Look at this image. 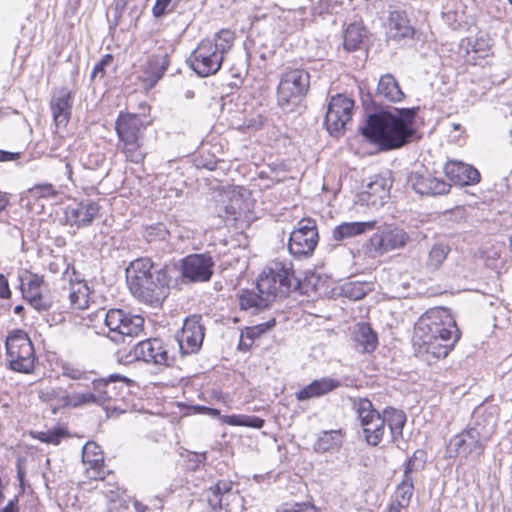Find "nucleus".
I'll use <instances>...</instances> for the list:
<instances>
[{"mask_svg":"<svg viewBox=\"0 0 512 512\" xmlns=\"http://www.w3.org/2000/svg\"><path fill=\"white\" fill-rule=\"evenodd\" d=\"M60 371L63 377L74 381L71 384L85 385L86 388L90 387L91 380L96 379L92 371H87L71 362H62Z\"/></svg>","mask_w":512,"mask_h":512,"instance_id":"f704fd0d","label":"nucleus"},{"mask_svg":"<svg viewBox=\"0 0 512 512\" xmlns=\"http://www.w3.org/2000/svg\"><path fill=\"white\" fill-rule=\"evenodd\" d=\"M340 386V381L334 378L324 377L314 380L309 385L296 393L298 400H306L323 396Z\"/></svg>","mask_w":512,"mask_h":512,"instance_id":"2f4dec72","label":"nucleus"},{"mask_svg":"<svg viewBox=\"0 0 512 512\" xmlns=\"http://www.w3.org/2000/svg\"><path fill=\"white\" fill-rule=\"evenodd\" d=\"M376 224V220L364 222H344L334 228L333 238L337 241L352 238L357 235H361L368 230L374 229Z\"/></svg>","mask_w":512,"mask_h":512,"instance_id":"72a5a7b5","label":"nucleus"},{"mask_svg":"<svg viewBox=\"0 0 512 512\" xmlns=\"http://www.w3.org/2000/svg\"><path fill=\"white\" fill-rule=\"evenodd\" d=\"M68 436L67 432L63 429L50 430L46 432H37L34 438L43 443L59 445L62 439Z\"/></svg>","mask_w":512,"mask_h":512,"instance_id":"09e8293b","label":"nucleus"},{"mask_svg":"<svg viewBox=\"0 0 512 512\" xmlns=\"http://www.w3.org/2000/svg\"><path fill=\"white\" fill-rule=\"evenodd\" d=\"M460 339V331L447 308L435 307L422 314L415 323L413 345L421 356L445 358Z\"/></svg>","mask_w":512,"mask_h":512,"instance_id":"f257e3e1","label":"nucleus"},{"mask_svg":"<svg viewBox=\"0 0 512 512\" xmlns=\"http://www.w3.org/2000/svg\"><path fill=\"white\" fill-rule=\"evenodd\" d=\"M169 66V54L167 50L159 48L141 66L140 80L145 90L152 89L163 77Z\"/></svg>","mask_w":512,"mask_h":512,"instance_id":"a211bd4d","label":"nucleus"},{"mask_svg":"<svg viewBox=\"0 0 512 512\" xmlns=\"http://www.w3.org/2000/svg\"><path fill=\"white\" fill-rule=\"evenodd\" d=\"M418 108H395L368 116L361 128L362 135L381 150L399 149L408 144L416 133L414 127Z\"/></svg>","mask_w":512,"mask_h":512,"instance_id":"f03ea898","label":"nucleus"},{"mask_svg":"<svg viewBox=\"0 0 512 512\" xmlns=\"http://www.w3.org/2000/svg\"><path fill=\"white\" fill-rule=\"evenodd\" d=\"M353 409L363 429L365 441L368 445L377 446L383 440L386 431L383 415L367 398L355 399Z\"/></svg>","mask_w":512,"mask_h":512,"instance_id":"0eeeda50","label":"nucleus"},{"mask_svg":"<svg viewBox=\"0 0 512 512\" xmlns=\"http://www.w3.org/2000/svg\"><path fill=\"white\" fill-rule=\"evenodd\" d=\"M19 157V153L0 150V162L13 161Z\"/></svg>","mask_w":512,"mask_h":512,"instance_id":"e2e57ef3","label":"nucleus"},{"mask_svg":"<svg viewBox=\"0 0 512 512\" xmlns=\"http://www.w3.org/2000/svg\"><path fill=\"white\" fill-rule=\"evenodd\" d=\"M409 235L401 228L386 226L378 229L367 241L365 248L371 256H380L391 250L400 249L409 242Z\"/></svg>","mask_w":512,"mask_h":512,"instance_id":"9b49d317","label":"nucleus"},{"mask_svg":"<svg viewBox=\"0 0 512 512\" xmlns=\"http://www.w3.org/2000/svg\"><path fill=\"white\" fill-rule=\"evenodd\" d=\"M234 40V32L228 29H222L216 34V39L212 41V45H215L218 48L217 50L221 52V55L224 57L233 46Z\"/></svg>","mask_w":512,"mask_h":512,"instance_id":"de8ad7c7","label":"nucleus"},{"mask_svg":"<svg viewBox=\"0 0 512 512\" xmlns=\"http://www.w3.org/2000/svg\"><path fill=\"white\" fill-rule=\"evenodd\" d=\"M255 329H258V327H255L253 329H247L245 333L241 334V341L239 343V347L240 348L248 347L249 345H251V342L247 343L245 339H249L250 341H252L253 337H254V330Z\"/></svg>","mask_w":512,"mask_h":512,"instance_id":"bf43d9fd","label":"nucleus"},{"mask_svg":"<svg viewBox=\"0 0 512 512\" xmlns=\"http://www.w3.org/2000/svg\"><path fill=\"white\" fill-rule=\"evenodd\" d=\"M154 234L157 235L160 240H166L167 236L169 235V232L162 224H159L155 227H151L150 230L147 232V240L149 242L154 241Z\"/></svg>","mask_w":512,"mask_h":512,"instance_id":"5fc2aeb1","label":"nucleus"},{"mask_svg":"<svg viewBox=\"0 0 512 512\" xmlns=\"http://www.w3.org/2000/svg\"><path fill=\"white\" fill-rule=\"evenodd\" d=\"M82 461L86 466L88 478L101 480L104 478V457L98 444L89 441L83 446Z\"/></svg>","mask_w":512,"mask_h":512,"instance_id":"393cba45","label":"nucleus"},{"mask_svg":"<svg viewBox=\"0 0 512 512\" xmlns=\"http://www.w3.org/2000/svg\"><path fill=\"white\" fill-rule=\"evenodd\" d=\"M389 28L394 33L395 37L406 38L414 34V29L410 25L406 12L400 10L390 12Z\"/></svg>","mask_w":512,"mask_h":512,"instance_id":"e433bc0d","label":"nucleus"},{"mask_svg":"<svg viewBox=\"0 0 512 512\" xmlns=\"http://www.w3.org/2000/svg\"><path fill=\"white\" fill-rule=\"evenodd\" d=\"M310 288L309 283H302L300 279L294 277L292 270L290 269V293L306 294Z\"/></svg>","mask_w":512,"mask_h":512,"instance_id":"603ef678","label":"nucleus"},{"mask_svg":"<svg viewBox=\"0 0 512 512\" xmlns=\"http://www.w3.org/2000/svg\"><path fill=\"white\" fill-rule=\"evenodd\" d=\"M72 174H73V171H72V166L70 163H65V175L67 176V178L69 180H72Z\"/></svg>","mask_w":512,"mask_h":512,"instance_id":"774afa93","label":"nucleus"},{"mask_svg":"<svg viewBox=\"0 0 512 512\" xmlns=\"http://www.w3.org/2000/svg\"><path fill=\"white\" fill-rule=\"evenodd\" d=\"M172 0H156L153 7V14L155 17H161L165 14L167 7Z\"/></svg>","mask_w":512,"mask_h":512,"instance_id":"4d7b16f0","label":"nucleus"},{"mask_svg":"<svg viewBox=\"0 0 512 512\" xmlns=\"http://www.w3.org/2000/svg\"><path fill=\"white\" fill-rule=\"evenodd\" d=\"M367 37V30L361 23L348 25L344 33L343 46L347 52H354L363 47V41Z\"/></svg>","mask_w":512,"mask_h":512,"instance_id":"c9c22d12","label":"nucleus"},{"mask_svg":"<svg viewBox=\"0 0 512 512\" xmlns=\"http://www.w3.org/2000/svg\"><path fill=\"white\" fill-rule=\"evenodd\" d=\"M353 107L354 101L346 96L338 94L331 98L324 120L331 135L342 133L352 117Z\"/></svg>","mask_w":512,"mask_h":512,"instance_id":"ddd939ff","label":"nucleus"},{"mask_svg":"<svg viewBox=\"0 0 512 512\" xmlns=\"http://www.w3.org/2000/svg\"><path fill=\"white\" fill-rule=\"evenodd\" d=\"M406 506L396 502L392 501L389 508L387 509V512H400L402 508H405Z\"/></svg>","mask_w":512,"mask_h":512,"instance_id":"69168bd1","label":"nucleus"},{"mask_svg":"<svg viewBox=\"0 0 512 512\" xmlns=\"http://www.w3.org/2000/svg\"><path fill=\"white\" fill-rule=\"evenodd\" d=\"M221 420L231 426H246L260 429L264 426V419L253 415H224Z\"/></svg>","mask_w":512,"mask_h":512,"instance_id":"37998d69","label":"nucleus"},{"mask_svg":"<svg viewBox=\"0 0 512 512\" xmlns=\"http://www.w3.org/2000/svg\"><path fill=\"white\" fill-rule=\"evenodd\" d=\"M142 140L128 141L118 143V149L125 155L127 161L132 163H140L145 158V153L142 149Z\"/></svg>","mask_w":512,"mask_h":512,"instance_id":"79ce46f5","label":"nucleus"},{"mask_svg":"<svg viewBox=\"0 0 512 512\" xmlns=\"http://www.w3.org/2000/svg\"><path fill=\"white\" fill-rule=\"evenodd\" d=\"M290 83H292V88L290 87V105L292 102L294 104V108H290V112L301 114L306 108L303 98L310 85L309 74L300 69L290 70Z\"/></svg>","mask_w":512,"mask_h":512,"instance_id":"b1692460","label":"nucleus"},{"mask_svg":"<svg viewBox=\"0 0 512 512\" xmlns=\"http://www.w3.org/2000/svg\"><path fill=\"white\" fill-rule=\"evenodd\" d=\"M118 143L142 140L143 121L136 113L120 112L115 123Z\"/></svg>","mask_w":512,"mask_h":512,"instance_id":"4be33fe9","label":"nucleus"},{"mask_svg":"<svg viewBox=\"0 0 512 512\" xmlns=\"http://www.w3.org/2000/svg\"><path fill=\"white\" fill-rule=\"evenodd\" d=\"M68 297L74 309H86L89 305V287L83 281L70 283Z\"/></svg>","mask_w":512,"mask_h":512,"instance_id":"58836bf2","label":"nucleus"},{"mask_svg":"<svg viewBox=\"0 0 512 512\" xmlns=\"http://www.w3.org/2000/svg\"><path fill=\"white\" fill-rule=\"evenodd\" d=\"M450 252V247L446 244L437 243L432 246L428 253L426 267L428 270L436 271L446 260Z\"/></svg>","mask_w":512,"mask_h":512,"instance_id":"a19ab883","label":"nucleus"},{"mask_svg":"<svg viewBox=\"0 0 512 512\" xmlns=\"http://www.w3.org/2000/svg\"><path fill=\"white\" fill-rule=\"evenodd\" d=\"M205 497L212 509L225 508L227 512L231 511L229 501L232 498H238V496L232 492V482L226 480L218 481L214 486L206 490Z\"/></svg>","mask_w":512,"mask_h":512,"instance_id":"bb28decb","label":"nucleus"},{"mask_svg":"<svg viewBox=\"0 0 512 512\" xmlns=\"http://www.w3.org/2000/svg\"><path fill=\"white\" fill-rule=\"evenodd\" d=\"M201 316L193 315L185 319L180 334L177 335L180 353L189 355L197 353L204 340L205 328L200 323Z\"/></svg>","mask_w":512,"mask_h":512,"instance_id":"dca6fc26","label":"nucleus"},{"mask_svg":"<svg viewBox=\"0 0 512 512\" xmlns=\"http://www.w3.org/2000/svg\"><path fill=\"white\" fill-rule=\"evenodd\" d=\"M285 287H288V269L280 261L269 263L256 281V290L264 294L271 303L283 295Z\"/></svg>","mask_w":512,"mask_h":512,"instance_id":"1a4fd4ad","label":"nucleus"},{"mask_svg":"<svg viewBox=\"0 0 512 512\" xmlns=\"http://www.w3.org/2000/svg\"><path fill=\"white\" fill-rule=\"evenodd\" d=\"M29 196L34 200L54 199L58 191L51 183L36 184L28 190Z\"/></svg>","mask_w":512,"mask_h":512,"instance_id":"a18cd8bd","label":"nucleus"},{"mask_svg":"<svg viewBox=\"0 0 512 512\" xmlns=\"http://www.w3.org/2000/svg\"><path fill=\"white\" fill-rule=\"evenodd\" d=\"M112 60L113 57L110 54L104 55L103 58L94 66L91 76L93 78L99 74L102 76L104 74L105 66L110 64Z\"/></svg>","mask_w":512,"mask_h":512,"instance_id":"6e6d98bb","label":"nucleus"},{"mask_svg":"<svg viewBox=\"0 0 512 512\" xmlns=\"http://www.w3.org/2000/svg\"><path fill=\"white\" fill-rule=\"evenodd\" d=\"M105 325L109 329L108 338L116 344H121L143 330L144 319L122 309H110L105 316Z\"/></svg>","mask_w":512,"mask_h":512,"instance_id":"6e6552de","label":"nucleus"},{"mask_svg":"<svg viewBox=\"0 0 512 512\" xmlns=\"http://www.w3.org/2000/svg\"><path fill=\"white\" fill-rule=\"evenodd\" d=\"M214 261L208 254H191L181 260V275L190 282L209 281Z\"/></svg>","mask_w":512,"mask_h":512,"instance_id":"f3484780","label":"nucleus"},{"mask_svg":"<svg viewBox=\"0 0 512 512\" xmlns=\"http://www.w3.org/2000/svg\"><path fill=\"white\" fill-rule=\"evenodd\" d=\"M38 396L41 401L54 406V413L58 408H70V405H75L80 402L78 397L74 396L72 399L69 398L68 387L46 386L39 389Z\"/></svg>","mask_w":512,"mask_h":512,"instance_id":"c756f323","label":"nucleus"},{"mask_svg":"<svg viewBox=\"0 0 512 512\" xmlns=\"http://www.w3.org/2000/svg\"><path fill=\"white\" fill-rule=\"evenodd\" d=\"M354 342L358 351L371 353L378 345L377 334L368 323H359L354 330Z\"/></svg>","mask_w":512,"mask_h":512,"instance_id":"473e14b6","label":"nucleus"},{"mask_svg":"<svg viewBox=\"0 0 512 512\" xmlns=\"http://www.w3.org/2000/svg\"><path fill=\"white\" fill-rule=\"evenodd\" d=\"M444 173L452 183L460 186L474 185L480 181L478 170L461 161H448Z\"/></svg>","mask_w":512,"mask_h":512,"instance_id":"5701e85b","label":"nucleus"},{"mask_svg":"<svg viewBox=\"0 0 512 512\" xmlns=\"http://www.w3.org/2000/svg\"><path fill=\"white\" fill-rule=\"evenodd\" d=\"M6 351L11 370L29 374L34 369L35 351L28 334L23 330H14L6 339Z\"/></svg>","mask_w":512,"mask_h":512,"instance_id":"423d86ee","label":"nucleus"},{"mask_svg":"<svg viewBox=\"0 0 512 512\" xmlns=\"http://www.w3.org/2000/svg\"><path fill=\"white\" fill-rule=\"evenodd\" d=\"M343 442L341 430L323 431L318 437L314 448L317 452H327L338 449Z\"/></svg>","mask_w":512,"mask_h":512,"instance_id":"ea45409f","label":"nucleus"},{"mask_svg":"<svg viewBox=\"0 0 512 512\" xmlns=\"http://www.w3.org/2000/svg\"><path fill=\"white\" fill-rule=\"evenodd\" d=\"M10 296L11 291L9 288L8 280L3 274H0V298L7 299L10 298Z\"/></svg>","mask_w":512,"mask_h":512,"instance_id":"13d9d810","label":"nucleus"},{"mask_svg":"<svg viewBox=\"0 0 512 512\" xmlns=\"http://www.w3.org/2000/svg\"><path fill=\"white\" fill-rule=\"evenodd\" d=\"M20 290L27 303L39 313L52 308L50 296L43 293L44 279L38 274L24 271L19 275Z\"/></svg>","mask_w":512,"mask_h":512,"instance_id":"f8f14e48","label":"nucleus"},{"mask_svg":"<svg viewBox=\"0 0 512 512\" xmlns=\"http://www.w3.org/2000/svg\"><path fill=\"white\" fill-rule=\"evenodd\" d=\"M425 462L426 453L423 450H416L405 465L403 478H412V473L423 469Z\"/></svg>","mask_w":512,"mask_h":512,"instance_id":"49530a36","label":"nucleus"},{"mask_svg":"<svg viewBox=\"0 0 512 512\" xmlns=\"http://www.w3.org/2000/svg\"><path fill=\"white\" fill-rule=\"evenodd\" d=\"M414 492V484L413 478H403L401 483L398 484L395 491V500L396 502L408 506L411 500V497Z\"/></svg>","mask_w":512,"mask_h":512,"instance_id":"c03bdc74","label":"nucleus"},{"mask_svg":"<svg viewBox=\"0 0 512 512\" xmlns=\"http://www.w3.org/2000/svg\"><path fill=\"white\" fill-rule=\"evenodd\" d=\"M385 419V426L388 425L390 429L391 439L395 441L402 436L403 427L406 423V415L403 411L395 408H386L383 413Z\"/></svg>","mask_w":512,"mask_h":512,"instance_id":"4c0bfd02","label":"nucleus"},{"mask_svg":"<svg viewBox=\"0 0 512 512\" xmlns=\"http://www.w3.org/2000/svg\"><path fill=\"white\" fill-rule=\"evenodd\" d=\"M285 83H286V81L284 79H282L281 82H280V86H279L278 102H279L280 105H284V104L288 103V96H286L284 91H283Z\"/></svg>","mask_w":512,"mask_h":512,"instance_id":"0e129e2a","label":"nucleus"},{"mask_svg":"<svg viewBox=\"0 0 512 512\" xmlns=\"http://www.w3.org/2000/svg\"><path fill=\"white\" fill-rule=\"evenodd\" d=\"M318 241L316 224L310 219H301L298 226L290 232V254L294 256H309L314 251Z\"/></svg>","mask_w":512,"mask_h":512,"instance_id":"4468645a","label":"nucleus"},{"mask_svg":"<svg viewBox=\"0 0 512 512\" xmlns=\"http://www.w3.org/2000/svg\"><path fill=\"white\" fill-rule=\"evenodd\" d=\"M116 381L129 382L130 380L119 374H112L108 378H98L91 380L90 387L85 385L69 384V398H79V403L70 405V408H80L83 406L97 405L104 407L108 402L112 401L118 395Z\"/></svg>","mask_w":512,"mask_h":512,"instance_id":"39448f33","label":"nucleus"},{"mask_svg":"<svg viewBox=\"0 0 512 512\" xmlns=\"http://www.w3.org/2000/svg\"><path fill=\"white\" fill-rule=\"evenodd\" d=\"M109 493L110 494L107 493V497L109 498V512H123L128 509V505L123 499H116L118 493H115L113 490H110Z\"/></svg>","mask_w":512,"mask_h":512,"instance_id":"3c124183","label":"nucleus"},{"mask_svg":"<svg viewBox=\"0 0 512 512\" xmlns=\"http://www.w3.org/2000/svg\"><path fill=\"white\" fill-rule=\"evenodd\" d=\"M174 271L168 265H154L149 258H138L126 268L127 285L139 301L158 307L169 295Z\"/></svg>","mask_w":512,"mask_h":512,"instance_id":"7ed1b4c3","label":"nucleus"},{"mask_svg":"<svg viewBox=\"0 0 512 512\" xmlns=\"http://www.w3.org/2000/svg\"><path fill=\"white\" fill-rule=\"evenodd\" d=\"M496 427L492 415H483L481 409H477L473 415V421L466 429L454 435L447 445V453L450 458L461 457L479 459L483 454L488 441Z\"/></svg>","mask_w":512,"mask_h":512,"instance_id":"20e7f679","label":"nucleus"},{"mask_svg":"<svg viewBox=\"0 0 512 512\" xmlns=\"http://www.w3.org/2000/svg\"><path fill=\"white\" fill-rule=\"evenodd\" d=\"M9 200L5 193L0 192V212H2L8 205Z\"/></svg>","mask_w":512,"mask_h":512,"instance_id":"338daca9","label":"nucleus"},{"mask_svg":"<svg viewBox=\"0 0 512 512\" xmlns=\"http://www.w3.org/2000/svg\"><path fill=\"white\" fill-rule=\"evenodd\" d=\"M408 183L416 193L425 196L444 195L449 193L451 188L449 183L429 173H413L409 176Z\"/></svg>","mask_w":512,"mask_h":512,"instance_id":"412c9836","label":"nucleus"},{"mask_svg":"<svg viewBox=\"0 0 512 512\" xmlns=\"http://www.w3.org/2000/svg\"><path fill=\"white\" fill-rule=\"evenodd\" d=\"M72 105L73 97L66 89L52 97L50 108L57 127H66L70 120Z\"/></svg>","mask_w":512,"mask_h":512,"instance_id":"cd10ccee","label":"nucleus"},{"mask_svg":"<svg viewBox=\"0 0 512 512\" xmlns=\"http://www.w3.org/2000/svg\"><path fill=\"white\" fill-rule=\"evenodd\" d=\"M217 49L215 45H212V40L201 41L187 60L189 66L200 77L216 74L224 60L221 52Z\"/></svg>","mask_w":512,"mask_h":512,"instance_id":"9d476101","label":"nucleus"},{"mask_svg":"<svg viewBox=\"0 0 512 512\" xmlns=\"http://www.w3.org/2000/svg\"><path fill=\"white\" fill-rule=\"evenodd\" d=\"M391 186L389 175H376L359 194V201L374 208L382 207L390 197Z\"/></svg>","mask_w":512,"mask_h":512,"instance_id":"aec40b11","label":"nucleus"},{"mask_svg":"<svg viewBox=\"0 0 512 512\" xmlns=\"http://www.w3.org/2000/svg\"><path fill=\"white\" fill-rule=\"evenodd\" d=\"M105 161V157L102 154H90L86 160H83V167L86 169L94 170L100 167Z\"/></svg>","mask_w":512,"mask_h":512,"instance_id":"864d4df0","label":"nucleus"},{"mask_svg":"<svg viewBox=\"0 0 512 512\" xmlns=\"http://www.w3.org/2000/svg\"><path fill=\"white\" fill-rule=\"evenodd\" d=\"M342 293L345 297L352 300H360L366 295L364 286L360 283H348L342 287Z\"/></svg>","mask_w":512,"mask_h":512,"instance_id":"8fccbe9b","label":"nucleus"},{"mask_svg":"<svg viewBox=\"0 0 512 512\" xmlns=\"http://www.w3.org/2000/svg\"><path fill=\"white\" fill-rule=\"evenodd\" d=\"M290 512H316V509L309 503H296Z\"/></svg>","mask_w":512,"mask_h":512,"instance_id":"052dcab7","label":"nucleus"},{"mask_svg":"<svg viewBox=\"0 0 512 512\" xmlns=\"http://www.w3.org/2000/svg\"><path fill=\"white\" fill-rule=\"evenodd\" d=\"M367 97L375 102H381L383 100L399 102L405 97V94L401 90L394 76L392 74H385L380 77L373 98L370 93L367 94Z\"/></svg>","mask_w":512,"mask_h":512,"instance_id":"c85d7f7f","label":"nucleus"},{"mask_svg":"<svg viewBox=\"0 0 512 512\" xmlns=\"http://www.w3.org/2000/svg\"><path fill=\"white\" fill-rule=\"evenodd\" d=\"M133 354L136 360L148 364L171 366L174 358L170 356L167 345L159 338L140 341L134 346Z\"/></svg>","mask_w":512,"mask_h":512,"instance_id":"2eb2a0df","label":"nucleus"},{"mask_svg":"<svg viewBox=\"0 0 512 512\" xmlns=\"http://www.w3.org/2000/svg\"><path fill=\"white\" fill-rule=\"evenodd\" d=\"M99 211V204L92 200L71 203L65 208L66 224L77 229L88 227L98 217Z\"/></svg>","mask_w":512,"mask_h":512,"instance_id":"6ab92c4d","label":"nucleus"},{"mask_svg":"<svg viewBox=\"0 0 512 512\" xmlns=\"http://www.w3.org/2000/svg\"><path fill=\"white\" fill-rule=\"evenodd\" d=\"M239 306L243 311L251 315L260 313L268 308L271 304L264 294L255 289H242L238 295Z\"/></svg>","mask_w":512,"mask_h":512,"instance_id":"7c9ffc66","label":"nucleus"},{"mask_svg":"<svg viewBox=\"0 0 512 512\" xmlns=\"http://www.w3.org/2000/svg\"><path fill=\"white\" fill-rule=\"evenodd\" d=\"M250 193L243 188H239L238 194H233L228 205L225 206V219L226 221H245L249 222L250 212Z\"/></svg>","mask_w":512,"mask_h":512,"instance_id":"a878e982","label":"nucleus"},{"mask_svg":"<svg viewBox=\"0 0 512 512\" xmlns=\"http://www.w3.org/2000/svg\"><path fill=\"white\" fill-rule=\"evenodd\" d=\"M0 512H19L18 497L15 496L9 500L7 505L0 509Z\"/></svg>","mask_w":512,"mask_h":512,"instance_id":"680f3d73","label":"nucleus"}]
</instances>
